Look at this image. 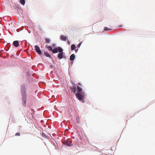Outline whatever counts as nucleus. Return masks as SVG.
Listing matches in <instances>:
<instances>
[{
  "mask_svg": "<svg viewBox=\"0 0 155 155\" xmlns=\"http://www.w3.org/2000/svg\"><path fill=\"white\" fill-rule=\"evenodd\" d=\"M81 84L79 83L77 84V89L78 92L75 93L76 98L80 101H83L85 96V93L84 91H81L82 89Z\"/></svg>",
  "mask_w": 155,
  "mask_h": 155,
  "instance_id": "1",
  "label": "nucleus"
},
{
  "mask_svg": "<svg viewBox=\"0 0 155 155\" xmlns=\"http://www.w3.org/2000/svg\"><path fill=\"white\" fill-rule=\"evenodd\" d=\"M45 43H49L50 42V40L48 38H45Z\"/></svg>",
  "mask_w": 155,
  "mask_h": 155,
  "instance_id": "15",
  "label": "nucleus"
},
{
  "mask_svg": "<svg viewBox=\"0 0 155 155\" xmlns=\"http://www.w3.org/2000/svg\"><path fill=\"white\" fill-rule=\"evenodd\" d=\"M27 88L25 85H23L21 87V95L22 104L23 106L25 107L26 104V92L27 91Z\"/></svg>",
  "mask_w": 155,
  "mask_h": 155,
  "instance_id": "2",
  "label": "nucleus"
},
{
  "mask_svg": "<svg viewBox=\"0 0 155 155\" xmlns=\"http://www.w3.org/2000/svg\"><path fill=\"white\" fill-rule=\"evenodd\" d=\"M44 54L45 56H46L47 57H51L50 55L47 52H44Z\"/></svg>",
  "mask_w": 155,
  "mask_h": 155,
  "instance_id": "13",
  "label": "nucleus"
},
{
  "mask_svg": "<svg viewBox=\"0 0 155 155\" xmlns=\"http://www.w3.org/2000/svg\"><path fill=\"white\" fill-rule=\"evenodd\" d=\"M82 42H80L79 44L77 45V48H80V47L81 45V44H82Z\"/></svg>",
  "mask_w": 155,
  "mask_h": 155,
  "instance_id": "16",
  "label": "nucleus"
},
{
  "mask_svg": "<svg viewBox=\"0 0 155 155\" xmlns=\"http://www.w3.org/2000/svg\"><path fill=\"white\" fill-rule=\"evenodd\" d=\"M64 144L66 146L68 147L71 146L72 145L71 144V142L70 140H67L64 143Z\"/></svg>",
  "mask_w": 155,
  "mask_h": 155,
  "instance_id": "5",
  "label": "nucleus"
},
{
  "mask_svg": "<svg viewBox=\"0 0 155 155\" xmlns=\"http://www.w3.org/2000/svg\"><path fill=\"white\" fill-rule=\"evenodd\" d=\"M76 47L75 45L72 44L71 46V50H73L75 49Z\"/></svg>",
  "mask_w": 155,
  "mask_h": 155,
  "instance_id": "12",
  "label": "nucleus"
},
{
  "mask_svg": "<svg viewBox=\"0 0 155 155\" xmlns=\"http://www.w3.org/2000/svg\"><path fill=\"white\" fill-rule=\"evenodd\" d=\"M63 51V50L61 48L58 47L57 48H56L53 49L52 52L54 54H55L57 53L58 51H59V52H62Z\"/></svg>",
  "mask_w": 155,
  "mask_h": 155,
  "instance_id": "3",
  "label": "nucleus"
},
{
  "mask_svg": "<svg viewBox=\"0 0 155 155\" xmlns=\"http://www.w3.org/2000/svg\"><path fill=\"white\" fill-rule=\"evenodd\" d=\"M60 39L61 40L63 41H66L68 40V37L66 36H64L63 35H61L60 36Z\"/></svg>",
  "mask_w": 155,
  "mask_h": 155,
  "instance_id": "7",
  "label": "nucleus"
},
{
  "mask_svg": "<svg viewBox=\"0 0 155 155\" xmlns=\"http://www.w3.org/2000/svg\"><path fill=\"white\" fill-rule=\"evenodd\" d=\"M20 3L23 5H24L25 4V0H20Z\"/></svg>",
  "mask_w": 155,
  "mask_h": 155,
  "instance_id": "14",
  "label": "nucleus"
},
{
  "mask_svg": "<svg viewBox=\"0 0 155 155\" xmlns=\"http://www.w3.org/2000/svg\"><path fill=\"white\" fill-rule=\"evenodd\" d=\"M46 48H48V50L49 51H51L52 52V51L53 49H52V47L50 46H48L47 45H46Z\"/></svg>",
  "mask_w": 155,
  "mask_h": 155,
  "instance_id": "11",
  "label": "nucleus"
},
{
  "mask_svg": "<svg viewBox=\"0 0 155 155\" xmlns=\"http://www.w3.org/2000/svg\"><path fill=\"white\" fill-rule=\"evenodd\" d=\"M35 49L36 51L39 54H41V50L40 48L37 45H36L35 46Z\"/></svg>",
  "mask_w": 155,
  "mask_h": 155,
  "instance_id": "4",
  "label": "nucleus"
},
{
  "mask_svg": "<svg viewBox=\"0 0 155 155\" xmlns=\"http://www.w3.org/2000/svg\"><path fill=\"white\" fill-rule=\"evenodd\" d=\"M104 30L105 31H107L108 30H110V29H109L108 28H107V27H104Z\"/></svg>",
  "mask_w": 155,
  "mask_h": 155,
  "instance_id": "17",
  "label": "nucleus"
},
{
  "mask_svg": "<svg viewBox=\"0 0 155 155\" xmlns=\"http://www.w3.org/2000/svg\"><path fill=\"white\" fill-rule=\"evenodd\" d=\"M68 44H70V42L69 41H68Z\"/></svg>",
  "mask_w": 155,
  "mask_h": 155,
  "instance_id": "21",
  "label": "nucleus"
},
{
  "mask_svg": "<svg viewBox=\"0 0 155 155\" xmlns=\"http://www.w3.org/2000/svg\"><path fill=\"white\" fill-rule=\"evenodd\" d=\"M14 46L15 47H18L19 46V43L18 41H14L13 42Z\"/></svg>",
  "mask_w": 155,
  "mask_h": 155,
  "instance_id": "9",
  "label": "nucleus"
},
{
  "mask_svg": "<svg viewBox=\"0 0 155 155\" xmlns=\"http://www.w3.org/2000/svg\"><path fill=\"white\" fill-rule=\"evenodd\" d=\"M76 119V120L77 121V123H79V118L78 117H77Z\"/></svg>",
  "mask_w": 155,
  "mask_h": 155,
  "instance_id": "19",
  "label": "nucleus"
},
{
  "mask_svg": "<svg viewBox=\"0 0 155 155\" xmlns=\"http://www.w3.org/2000/svg\"><path fill=\"white\" fill-rule=\"evenodd\" d=\"M60 53L58 54V57L59 59H61L63 58V52L62 51V52H59Z\"/></svg>",
  "mask_w": 155,
  "mask_h": 155,
  "instance_id": "8",
  "label": "nucleus"
},
{
  "mask_svg": "<svg viewBox=\"0 0 155 155\" xmlns=\"http://www.w3.org/2000/svg\"><path fill=\"white\" fill-rule=\"evenodd\" d=\"M70 90L71 92H73L74 93H75L76 91V89L75 86L74 84V85L71 87L70 88Z\"/></svg>",
  "mask_w": 155,
  "mask_h": 155,
  "instance_id": "6",
  "label": "nucleus"
},
{
  "mask_svg": "<svg viewBox=\"0 0 155 155\" xmlns=\"http://www.w3.org/2000/svg\"><path fill=\"white\" fill-rule=\"evenodd\" d=\"M78 49H75V52L76 53L77 52H78Z\"/></svg>",
  "mask_w": 155,
  "mask_h": 155,
  "instance_id": "20",
  "label": "nucleus"
},
{
  "mask_svg": "<svg viewBox=\"0 0 155 155\" xmlns=\"http://www.w3.org/2000/svg\"><path fill=\"white\" fill-rule=\"evenodd\" d=\"M75 58V56L74 55V54H72L71 55V56L70 57V60L71 61H73L74 60Z\"/></svg>",
  "mask_w": 155,
  "mask_h": 155,
  "instance_id": "10",
  "label": "nucleus"
},
{
  "mask_svg": "<svg viewBox=\"0 0 155 155\" xmlns=\"http://www.w3.org/2000/svg\"><path fill=\"white\" fill-rule=\"evenodd\" d=\"M52 45V46L54 47V46H55V45Z\"/></svg>",
  "mask_w": 155,
  "mask_h": 155,
  "instance_id": "22",
  "label": "nucleus"
},
{
  "mask_svg": "<svg viewBox=\"0 0 155 155\" xmlns=\"http://www.w3.org/2000/svg\"><path fill=\"white\" fill-rule=\"evenodd\" d=\"M16 136H20V134L19 133H16V134H15V135Z\"/></svg>",
  "mask_w": 155,
  "mask_h": 155,
  "instance_id": "18",
  "label": "nucleus"
}]
</instances>
